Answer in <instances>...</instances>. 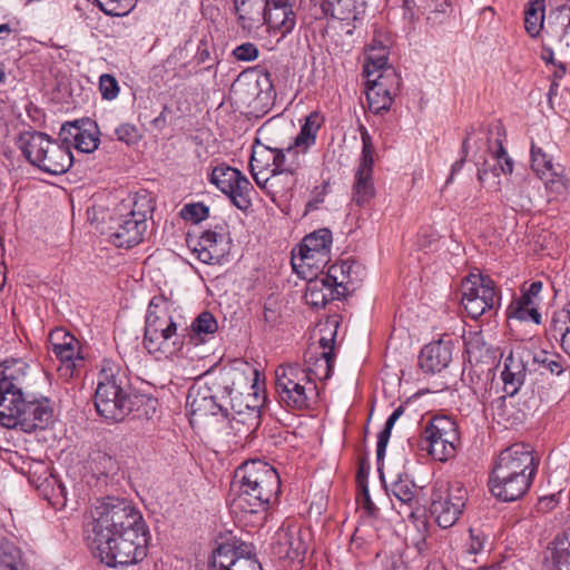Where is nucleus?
Masks as SVG:
<instances>
[{
    "mask_svg": "<svg viewBox=\"0 0 570 570\" xmlns=\"http://www.w3.org/2000/svg\"><path fill=\"white\" fill-rule=\"evenodd\" d=\"M28 371L29 365L21 358L0 363V424L31 433L51 422L53 409L48 397L24 399Z\"/></svg>",
    "mask_w": 570,
    "mask_h": 570,
    "instance_id": "obj_1",
    "label": "nucleus"
},
{
    "mask_svg": "<svg viewBox=\"0 0 570 570\" xmlns=\"http://www.w3.org/2000/svg\"><path fill=\"white\" fill-rule=\"evenodd\" d=\"M157 405V399L131 391L129 380L119 365L104 363L96 389L95 407L106 421L120 422L128 415L137 420H150Z\"/></svg>",
    "mask_w": 570,
    "mask_h": 570,
    "instance_id": "obj_2",
    "label": "nucleus"
},
{
    "mask_svg": "<svg viewBox=\"0 0 570 570\" xmlns=\"http://www.w3.org/2000/svg\"><path fill=\"white\" fill-rule=\"evenodd\" d=\"M281 493L277 471L267 462L250 460L239 465L230 485L233 504L244 512L265 509Z\"/></svg>",
    "mask_w": 570,
    "mask_h": 570,
    "instance_id": "obj_3",
    "label": "nucleus"
},
{
    "mask_svg": "<svg viewBox=\"0 0 570 570\" xmlns=\"http://www.w3.org/2000/svg\"><path fill=\"white\" fill-rule=\"evenodd\" d=\"M149 531L146 524L118 530L95 541L86 540L91 553L107 567L136 564L147 556Z\"/></svg>",
    "mask_w": 570,
    "mask_h": 570,
    "instance_id": "obj_4",
    "label": "nucleus"
},
{
    "mask_svg": "<svg viewBox=\"0 0 570 570\" xmlns=\"http://www.w3.org/2000/svg\"><path fill=\"white\" fill-rule=\"evenodd\" d=\"M153 213L151 198L136 194L119 204L108 222V237L116 247L131 248L140 244L147 230V217Z\"/></svg>",
    "mask_w": 570,
    "mask_h": 570,
    "instance_id": "obj_5",
    "label": "nucleus"
},
{
    "mask_svg": "<svg viewBox=\"0 0 570 570\" xmlns=\"http://www.w3.org/2000/svg\"><path fill=\"white\" fill-rule=\"evenodd\" d=\"M146 524L140 511L128 500L106 497L90 509V519L83 525L85 540Z\"/></svg>",
    "mask_w": 570,
    "mask_h": 570,
    "instance_id": "obj_6",
    "label": "nucleus"
},
{
    "mask_svg": "<svg viewBox=\"0 0 570 570\" xmlns=\"http://www.w3.org/2000/svg\"><path fill=\"white\" fill-rule=\"evenodd\" d=\"M17 146L30 165L51 175L65 174L73 164V155L67 145L41 131L20 132Z\"/></svg>",
    "mask_w": 570,
    "mask_h": 570,
    "instance_id": "obj_7",
    "label": "nucleus"
},
{
    "mask_svg": "<svg viewBox=\"0 0 570 570\" xmlns=\"http://www.w3.org/2000/svg\"><path fill=\"white\" fill-rule=\"evenodd\" d=\"M460 436L456 423L448 416H434L419 435L407 442L411 449L426 452L432 459L445 462L455 455Z\"/></svg>",
    "mask_w": 570,
    "mask_h": 570,
    "instance_id": "obj_8",
    "label": "nucleus"
},
{
    "mask_svg": "<svg viewBox=\"0 0 570 570\" xmlns=\"http://www.w3.org/2000/svg\"><path fill=\"white\" fill-rule=\"evenodd\" d=\"M316 390L309 374L298 365L279 366L276 370V392L279 402L292 410H304L309 405L308 392Z\"/></svg>",
    "mask_w": 570,
    "mask_h": 570,
    "instance_id": "obj_9",
    "label": "nucleus"
},
{
    "mask_svg": "<svg viewBox=\"0 0 570 570\" xmlns=\"http://www.w3.org/2000/svg\"><path fill=\"white\" fill-rule=\"evenodd\" d=\"M233 387L224 385L222 391V399H224V401H222L217 394L212 393L208 386L200 385L198 382L193 383L188 389L186 396V415L188 416L190 425L194 426L195 417L197 415H216L217 413H220L225 417H228L229 407L240 414L242 411L236 409V405L233 402Z\"/></svg>",
    "mask_w": 570,
    "mask_h": 570,
    "instance_id": "obj_10",
    "label": "nucleus"
},
{
    "mask_svg": "<svg viewBox=\"0 0 570 570\" xmlns=\"http://www.w3.org/2000/svg\"><path fill=\"white\" fill-rule=\"evenodd\" d=\"M466 500L468 491L460 481L451 482L446 488L433 487L430 513L440 528H451L462 514Z\"/></svg>",
    "mask_w": 570,
    "mask_h": 570,
    "instance_id": "obj_11",
    "label": "nucleus"
},
{
    "mask_svg": "<svg viewBox=\"0 0 570 570\" xmlns=\"http://www.w3.org/2000/svg\"><path fill=\"white\" fill-rule=\"evenodd\" d=\"M208 180L225 194L236 208L243 213L249 210L250 193L254 191V187L239 169L225 164L217 165L213 168Z\"/></svg>",
    "mask_w": 570,
    "mask_h": 570,
    "instance_id": "obj_12",
    "label": "nucleus"
},
{
    "mask_svg": "<svg viewBox=\"0 0 570 570\" xmlns=\"http://www.w3.org/2000/svg\"><path fill=\"white\" fill-rule=\"evenodd\" d=\"M176 312L175 302L154 297L146 314L144 342L161 338L164 334L177 332Z\"/></svg>",
    "mask_w": 570,
    "mask_h": 570,
    "instance_id": "obj_13",
    "label": "nucleus"
},
{
    "mask_svg": "<svg viewBox=\"0 0 570 570\" xmlns=\"http://www.w3.org/2000/svg\"><path fill=\"white\" fill-rule=\"evenodd\" d=\"M232 237L225 222L205 230L194 247L197 258L205 264H219L230 250Z\"/></svg>",
    "mask_w": 570,
    "mask_h": 570,
    "instance_id": "obj_14",
    "label": "nucleus"
},
{
    "mask_svg": "<svg viewBox=\"0 0 570 570\" xmlns=\"http://www.w3.org/2000/svg\"><path fill=\"white\" fill-rule=\"evenodd\" d=\"M58 139L69 149L73 147L80 153L90 154L99 146V128L90 118L77 119L61 126Z\"/></svg>",
    "mask_w": 570,
    "mask_h": 570,
    "instance_id": "obj_15",
    "label": "nucleus"
},
{
    "mask_svg": "<svg viewBox=\"0 0 570 570\" xmlns=\"http://www.w3.org/2000/svg\"><path fill=\"white\" fill-rule=\"evenodd\" d=\"M533 479L534 476L527 473L520 475L492 468L489 475V489L498 500L513 502L528 493Z\"/></svg>",
    "mask_w": 570,
    "mask_h": 570,
    "instance_id": "obj_16",
    "label": "nucleus"
},
{
    "mask_svg": "<svg viewBox=\"0 0 570 570\" xmlns=\"http://www.w3.org/2000/svg\"><path fill=\"white\" fill-rule=\"evenodd\" d=\"M539 463V458L534 456L529 444L514 443L500 452L493 469L520 475L527 473L530 476H535Z\"/></svg>",
    "mask_w": 570,
    "mask_h": 570,
    "instance_id": "obj_17",
    "label": "nucleus"
},
{
    "mask_svg": "<svg viewBox=\"0 0 570 570\" xmlns=\"http://www.w3.org/2000/svg\"><path fill=\"white\" fill-rule=\"evenodd\" d=\"M49 344L51 352L62 365L59 371L65 370V375L72 376L77 366L83 362L80 342L66 330L55 328L49 334Z\"/></svg>",
    "mask_w": 570,
    "mask_h": 570,
    "instance_id": "obj_18",
    "label": "nucleus"
},
{
    "mask_svg": "<svg viewBox=\"0 0 570 570\" xmlns=\"http://www.w3.org/2000/svg\"><path fill=\"white\" fill-rule=\"evenodd\" d=\"M332 244V232L328 228H321L303 238L298 248L301 267L316 269L324 268L328 263L327 254Z\"/></svg>",
    "mask_w": 570,
    "mask_h": 570,
    "instance_id": "obj_19",
    "label": "nucleus"
},
{
    "mask_svg": "<svg viewBox=\"0 0 570 570\" xmlns=\"http://www.w3.org/2000/svg\"><path fill=\"white\" fill-rule=\"evenodd\" d=\"M453 348L454 342L449 335L424 345L419 355L421 370L428 374L441 372L452 361Z\"/></svg>",
    "mask_w": 570,
    "mask_h": 570,
    "instance_id": "obj_20",
    "label": "nucleus"
},
{
    "mask_svg": "<svg viewBox=\"0 0 570 570\" xmlns=\"http://www.w3.org/2000/svg\"><path fill=\"white\" fill-rule=\"evenodd\" d=\"M497 144L498 148L492 151L491 159H485L478 168V180L495 189L500 186V175H510L513 171L512 158L508 155L500 139H497Z\"/></svg>",
    "mask_w": 570,
    "mask_h": 570,
    "instance_id": "obj_21",
    "label": "nucleus"
},
{
    "mask_svg": "<svg viewBox=\"0 0 570 570\" xmlns=\"http://www.w3.org/2000/svg\"><path fill=\"white\" fill-rule=\"evenodd\" d=\"M539 570H570V528L557 534L543 550Z\"/></svg>",
    "mask_w": 570,
    "mask_h": 570,
    "instance_id": "obj_22",
    "label": "nucleus"
},
{
    "mask_svg": "<svg viewBox=\"0 0 570 570\" xmlns=\"http://www.w3.org/2000/svg\"><path fill=\"white\" fill-rule=\"evenodd\" d=\"M271 550L275 558L279 560H288L291 562L304 560L307 547L303 541L299 532H277L273 542L271 543Z\"/></svg>",
    "mask_w": 570,
    "mask_h": 570,
    "instance_id": "obj_23",
    "label": "nucleus"
},
{
    "mask_svg": "<svg viewBox=\"0 0 570 570\" xmlns=\"http://www.w3.org/2000/svg\"><path fill=\"white\" fill-rule=\"evenodd\" d=\"M531 168L540 176L550 175L558 179L551 180V188L560 185L564 189L570 186V170H566L561 165H553L552 158L547 155L541 147L531 142Z\"/></svg>",
    "mask_w": 570,
    "mask_h": 570,
    "instance_id": "obj_24",
    "label": "nucleus"
},
{
    "mask_svg": "<svg viewBox=\"0 0 570 570\" xmlns=\"http://www.w3.org/2000/svg\"><path fill=\"white\" fill-rule=\"evenodd\" d=\"M527 362L519 354L512 351L504 358L501 379L503 381V390L508 396L513 397L524 384L527 377Z\"/></svg>",
    "mask_w": 570,
    "mask_h": 570,
    "instance_id": "obj_25",
    "label": "nucleus"
},
{
    "mask_svg": "<svg viewBox=\"0 0 570 570\" xmlns=\"http://www.w3.org/2000/svg\"><path fill=\"white\" fill-rule=\"evenodd\" d=\"M218 330V323L215 316L204 311L191 322L186 333L181 335L180 348L185 344L198 345L207 342Z\"/></svg>",
    "mask_w": 570,
    "mask_h": 570,
    "instance_id": "obj_26",
    "label": "nucleus"
},
{
    "mask_svg": "<svg viewBox=\"0 0 570 570\" xmlns=\"http://www.w3.org/2000/svg\"><path fill=\"white\" fill-rule=\"evenodd\" d=\"M380 481L389 497H394L401 504L412 507L415 501V484L407 474L400 473L396 479L387 484L383 472V461L377 464Z\"/></svg>",
    "mask_w": 570,
    "mask_h": 570,
    "instance_id": "obj_27",
    "label": "nucleus"
},
{
    "mask_svg": "<svg viewBox=\"0 0 570 570\" xmlns=\"http://www.w3.org/2000/svg\"><path fill=\"white\" fill-rule=\"evenodd\" d=\"M274 154L272 175L291 174L294 175L303 165L304 156L303 149L296 147L295 144L289 145L287 148H269Z\"/></svg>",
    "mask_w": 570,
    "mask_h": 570,
    "instance_id": "obj_28",
    "label": "nucleus"
},
{
    "mask_svg": "<svg viewBox=\"0 0 570 570\" xmlns=\"http://www.w3.org/2000/svg\"><path fill=\"white\" fill-rule=\"evenodd\" d=\"M262 18L271 30L278 31L282 36L292 32L295 26L293 8L273 4L269 0H266Z\"/></svg>",
    "mask_w": 570,
    "mask_h": 570,
    "instance_id": "obj_29",
    "label": "nucleus"
},
{
    "mask_svg": "<svg viewBox=\"0 0 570 570\" xmlns=\"http://www.w3.org/2000/svg\"><path fill=\"white\" fill-rule=\"evenodd\" d=\"M364 4V0H323L321 8L325 16L331 17L333 23L343 24V21L356 19Z\"/></svg>",
    "mask_w": 570,
    "mask_h": 570,
    "instance_id": "obj_30",
    "label": "nucleus"
},
{
    "mask_svg": "<svg viewBox=\"0 0 570 570\" xmlns=\"http://www.w3.org/2000/svg\"><path fill=\"white\" fill-rule=\"evenodd\" d=\"M520 291V297L513 299L508 307V316L522 322L532 321L540 324L542 316L537 307L540 301L525 293V283Z\"/></svg>",
    "mask_w": 570,
    "mask_h": 570,
    "instance_id": "obj_31",
    "label": "nucleus"
},
{
    "mask_svg": "<svg viewBox=\"0 0 570 570\" xmlns=\"http://www.w3.org/2000/svg\"><path fill=\"white\" fill-rule=\"evenodd\" d=\"M389 46L379 38H373L372 43L366 46V58L363 66V75L370 78L373 73L391 67L389 63Z\"/></svg>",
    "mask_w": 570,
    "mask_h": 570,
    "instance_id": "obj_32",
    "label": "nucleus"
},
{
    "mask_svg": "<svg viewBox=\"0 0 570 570\" xmlns=\"http://www.w3.org/2000/svg\"><path fill=\"white\" fill-rule=\"evenodd\" d=\"M389 86L383 83L382 80H374L367 78L366 81V98L370 109L374 114H382L390 110L394 96L389 91Z\"/></svg>",
    "mask_w": 570,
    "mask_h": 570,
    "instance_id": "obj_33",
    "label": "nucleus"
},
{
    "mask_svg": "<svg viewBox=\"0 0 570 570\" xmlns=\"http://www.w3.org/2000/svg\"><path fill=\"white\" fill-rule=\"evenodd\" d=\"M507 394L491 402V411L494 420L505 429L522 423L524 413L514 407Z\"/></svg>",
    "mask_w": 570,
    "mask_h": 570,
    "instance_id": "obj_34",
    "label": "nucleus"
},
{
    "mask_svg": "<svg viewBox=\"0 0 570 570\" xmlns=\"http://www.w3.org/2000/svg\"><path fill=\"white\" fill-rule=\"evenodd\" d=\"M345 266L341 264H333L327 267L326 273L321 271L320 279L322 285L330 291V296L337 299L345 298L348 293V287L345 284Z\"/></svg>",
    "mask_w": 570,
    "mask_h": 570,
    "instance_id": "obj_35",
    "label": "nucleus"
},
{
    "mask_svg": "<svg viewBox=\"0 0 570 570\" xmlns=\"http://www.w3.org/2000/svg\"><path fill=\"white\" fill-rule=\"evenodd\" d=\"M238 541L219 543L207 560V570H232L237 560Z\"/></svg>",
    "mask_w": 570,
    "mask_h": 570,
    "instance_id": "obj_36",
    "label": "nucleus"
},
{
    "mask_svg": "<svg viewBox=\"0 0 570 570\" xmlns=\"http://www.w3.org/2000/svg\"><path fill=\"white\" fill-rule=\"evenodd\" d=\"M178 335L177 332L164 334L161 338L145 341L144 345L150 354L160 360L174 361L178 355Z\"/></svg>",
    "mask_w": 570,
    "mask_h": 570,
    "instance_id": "obj_37",
    "label": "nucleus"
},
{
    "mask_svg": "<svg viewBox=\"0 0 570 570\" xmlns=\"http://www.w3.org/2000/svg\"><path fill=\"white\" fill-rule=\"evenodd\" d=\"M338 327V322L336 320H327L323 325L320 327V346L324 350L322 353V357L325 360L326 363V374L325 379H328L331 375V371L334 364V353L333 348L335 345V337H336V331Z\"/></svg>",
    "mask_w": 570,
    "mask_h": 570,
    "instance_id": "obj_38",
    "label": "nucleus"
},
{
    "mask_svg": "<svg viewBox=\"0 0 570 570\" xmlns=\"http://www.w3.org/2000/svg\"><path fill=\"white\" fill-rule=\"evenodd\" d=\"M523 13L528 36H539L546 22V0H529Z\"/></svg>",
    "mask_w": 570,
    "mask_h": 570,
    "instance_id": "obj_39",
    "label": "nucleus"
},
{
    "mask_svg": "<svg viewBox=\"0 0 570 570\" xmlns=\"http://www.w3.org/2000/svg\"><path fill=\"white\" fill-rule=\"evenodd\" d=\"M556 1L547 17V32L567 33L570 31V0Z\"/></svg>",
    "mask_w": 570,
    "mask_h": 570,
    "instance_id": "obj_40",
    "label": "nucleus"
},
{
    "mask_svg": "<svg viewBox=\"0 0 570 570\" xmlns=\"http://www.w3.org/2000/svg\"><path fill=\"white\" fill-rule=\"evenodd\" d=\"M487 307L491 311L500 306L501 296L495 287L494 281L490 276H479L476 282L469 288Z\"/></svg>",
    "mask_w": 570,
    "mask_h": 570,
    "instance_id": "obj_41",
    "label": "nucleus"
},
{
    "mask_svg": "<svg viewBox=\"0 0 570 570\" xmlns=\"http://www.w3.org/2000/svg\"><path fill=\"white\" fill-rule=\"evenodd\" d=\"M321 117L317 112H311L302 125L298 135L295 137L294 142L296 147L306 153L316 142V135L321 128Z\"/></svg>",
    "mask_w": 570,
    "mask_h": 570,
    "instance_id": "obj_42",
    "label": "nucleus"
},
{
    "mask_svg": "<svg viewBox=\"0 0 570 570\" xmlns=\"http://www.w3.org/2000/svg\"><path fill=\"white\" fill-rule=\"evenodd\" d=\"M373 173L356 170L355 183L353 185V202L362 207L370 203L375 194Z\"/></svg>",
    "mask_w": 570,
    "mask_h": 570,
    "instance_id": "obj_43",
    "label": "nucleus"
},
{
    "mask_svg": "<svg viewBox=\"0 0 570 570\" xmlns=\"http://www.w3.org/2000/svg\"><path fill=\"white\" fill-rule=\"evenodd\" d=\"M404 411L405 409L403 405L395 407L391 415L387 417L383 430L379 433L376 442V463L380 464L384 460L392 429L396 421L404 414Z\"/></svg>",
    "mask_w": 570,
    "mask_h": 570,
    "instance_id": "obj_44",
    "label": "nucleus"
},
{
    "mask_svg": "<svg viewBox=\"0 0 570 570\" xmlns=\"http://www.w3.org/2000/svg\"><path fill=\"white\" fill-rule=\"evenodd\" d=\"M234 6L240 20L259 22L266 0H234Z\"/></svg>",
    "mask_w": 570,
    "mask_h": 570,
    "instance_id": "obj_45",
    "label": "nucleus"
},
{
    "mask_svg": "<svg viewBox=\"0 0 570 570\" xmlns=\"http://www.w3.org/2000/svg\"><path fill=\"white\" fill-rule=\"evenodd\" d=\"M309 277H314V279H309L306 292V297L309 304L314 306H325L328 302L337 299L336 297L330 296V291H326L322 285V281L317 273H313L311 271Z\"/></svg>",
    "mask_w": 570,
    "mask_h": 570,
    "instance_id": "obj_46",
    "label": "nucleus"
},
{
    "mask_svg": "<svg viewBox=\"0 0 570 570\" xmlns=\"http://www.w3.org/2000/svg\"><path fill=\"white\" fill-rule=\"evenodd\" d=\"M253 550L252 544L238 541L237 560L233 563L232 570H263Z\"/></svg>",
    "mask_w": 570,
    "mask_h": 570,
    "instance_id": "obj_47",
    "label": "nucleus"
},
{
    "mask_svg": "<svg viewBox=\"0 0 570 570\" xmlns=\"http://www.w3.org/2000/svg\"><path fill=\"white\" fill-rule=\"evenodd\" d=\"M550 330L554 333V336L560 335L561 347L570 356V312L562 311L559 315H554Z\"/></svg>",
    "mask_w": 570,
    "mask_h": 570,
    "instance_id": "obj_48",
    "label": "nucleus"
},
{
    "mask_svg": "<svg viewBox=\"0 0 570 570\" xmlns=\"http://www.w3.org/2000/svg\"><path fill=\"white\" fill-rule=\"evenodd\" d=\"M21 562V550L12 541L0 538V570L19 566Z\"/></svg>",
    "mask_w": 570,
    "mask_h": 570,
    "instance_id": "obj_49",
    "label": "nucleus"
},
{
    "mask_svg": "<svg viewBox=\"0 0 570 570\" xmlns=\"http://www.w3.org/2000/svg\"><path fill=\"white\" fill-rule=\"evenodd\" d=\"M194 60L196 65L199 66V69L195 71L196 73L212 69L217 62L215 50H213L207 38L200 39Z\"/></svg>",
    "mask_w": 570,
    "mask_h": 570,
    "instance_id": "obj_50",
    "label": "nucleus"
},
{
    "mask_svg": "<svg viewBox=\"0 0 570 570\" xmlns=\"http://www.w3.org/2000/svg\"><path fill=\"white\" fill-rule=\"evenodd\" d=\"M534 361L554 375H561L570 368L564 357L558 353L542 352L540 355L534 356Z\"/></svg>",
    "mask_w": 570,
    "mask_h": 570,
    "instance_id": "obj_51",
    "label": "nucleus"
},
{
    "mask_svg": "<svg viewBox=\"0 0 570 570\" xmlns=\"http://www.w3.org/2000/svg\"><path fill=\"white\" fill-rule=\"evenodd\" d=\"M209 216V207L203 202L186 203L180 209V219L199 224Z\"/></svg>",
    "mask_w": 570,
    "mask_h": 570,
    "instance_id": "obj_52",
    "label": "nucleus"
},
{
    "mask_svg": "<svg viewBox=\"0 0 570 570\" xmlns=\"http://www.w3.org/2000/svg\"><path fill=\"white\" fill-rule=\"evenodd\" d=\"M97 6L108 16H126L137 4V0H96Z\"/></svg>",
    "mask_w": 570,
    "mask_h": 570,
    "instance_id": "obj_53",
    "label": "nucleus"
},
{
    "mask_svg": "<svg viewBox=\"0 0 570 570\" xmlns=\"http://www.w3.org/2000/svg\"><path fill=\"white\" fill-rule=\"evenodd\" d=\"M361 139H362V154H361V160L358 164V167L356 170H364L368 173H373V154H374V146L372 142V138L366 130V128L362 127L361 130Z\"/></svg>",
    "mask_w": 570,
    "mask_h": 570,
    "instance_id": "obj_54",
    "label": "nucleus"
},
{
    "mask_svg": "<svg viewBox=\"0 0 570 570\" xmlns=\"http://www.w3.org/2000/svg\"><path fill=\"white\" fill-rule=\"evenodd\" d=\"M114 132L118 141L124 142L129 147L136 145L141 138L139 129L135 125L128 122L119 125Z\"/></svg>",
    "mask_w": 570,
    "mask_h": 570,
    "instance_id": "obj_55",
    "label": "nucleus"
},
{
    "mask_svg": "<svg viewBox=\"0 0 570 570\" xmlns=\"http://www.w3.org/2000/svg\"><path fill=\"white\" fill-rule=\"evenodd\" d=\"M462 303L468 314L475 320L487 311H491L469 289L463 293Z\"/></svg>",
    "mask_w": 570,
    "mask_h": 570,
    "instance_id": "obj_56",
    "label": "nucleus"
},
{
    "mask_svg": "<svg viewBox=\"0 0 570 570\" xmlns=\"http://www.w3.org/2000/svg\"><path fill=\"white\" fill-rule=\"evenodd\" d=\"M99 91L105 100H114L119 94V85L117 79L109 73L99 77Z\"/></svg>",
    "mask_w": 570,
    "mask_h": 570,
    "instance_id": "obj_57",
    "label": "nucleus"
},
{
    "mask_svg": "<svg viewBox=\"0 0 570 570\" xmlns=\"http://www.w3.org/2000/svg\"><path fill=\"white\" fill-rule=\"evenodd\" d=\"M470 539L469 542L465 546V554L468 557H474L476 554H480L484 552L487 538L485 535L478 530L470 529Z\"/></svg>",
    "mask_w": 570,
    "mask_h": 570,
    "instance_id": "obj_58",
    "label": "nucleus"
},
{
    "mask_svg": "<svg viewBox=\"0 0 570 570\" xmlns=\"http://www.w3.org/2000/svg\"><path fill=\"white\" fill-rule=\"evenodd\" d=\"M263 318L265 325L269 328H273L278 324L281 318V309L276 299H274L272 296H269L264 303Z\"/></svg>",
    "mask_w": 570,
    "mask_h": 570,
    "instance_id": "obj_59",
    "label": "nucleus"
},
{
    "mask_svg": "<svg viewBox=\"0 0 570 570\" xmlns=\"http://www.w3.org/2000/svg\"><path fill=\"white\" fill-rule=\"evenodd\" d=\"M374 80H382L383 83H386L393 96L396 95L401 86V78L392 66L380 71Z\"/></svg>",
    "mask_w": 570,
    "mask_h": 570,
    "instance_id": "obj_60",
    "label": "nucleus"
},
{
    "mask_svg": "<svg viewBox=\"0 0 570 570\" xmlns=\"http://www.w3.org/2000/svg\"><path fill=\"white\" fill-rule=\"evenodd\" d=\"M328 180H324L321 186L314 187L311 199L306 204V212H312L318 208V205L324 202L325 196L328 194Z\"/></svg>",
    "mask_w": 570,
    "mask_h": 570,
    "instance_id": "obj_61",
    "label": "nucleus"
},
{
    "mask_svg": "<svg viewBox=\"0 0 570 570\" xmlns=\"http://www.w3.org/2000/svg\"><path fill=\"white\" fill-rule=\"evenodd\" d=\"M360 499L364 512L371 518H377L380 509L375 505L370 495L368 484L358 487Z\"/></svg>",
    "mask_w": 570,
    "mask_h": 570,
    "instance_id": "obj_62",
    "label": "nucleus"
},
{
    "mask_svg": "<svg viewBox=\"0 0 570 570\" xmlns=\"http://www.w3.org/2000/svg\"><path fill=\"white\" fill-rule=\"evenodd\" d=\"M233 55L240 61H253L258 57V48L252 42H245L233 50Z\"/></svg>",
    "mask_w": 570,
    "mask_h": 570,
    "instance_id": "obj_63",
    "label": "nucleus"
},
{
    "mask_svg": "<svg viewBox=\"0 0 570 570\" xmlns=\"http://www.w3.org/2000/svg\"><path fill=\"white\" fill-rule=\"evenodd\" d=\"M371 470V464L366 455L358 458V465L356 472V482L357 485L368 484V474Z\"/></svg>",
    "mask_w": 570,
    "mask_h": 570,
    "instance_id": "obj_64",
    "label": "nucleus"
}]
</instances>
